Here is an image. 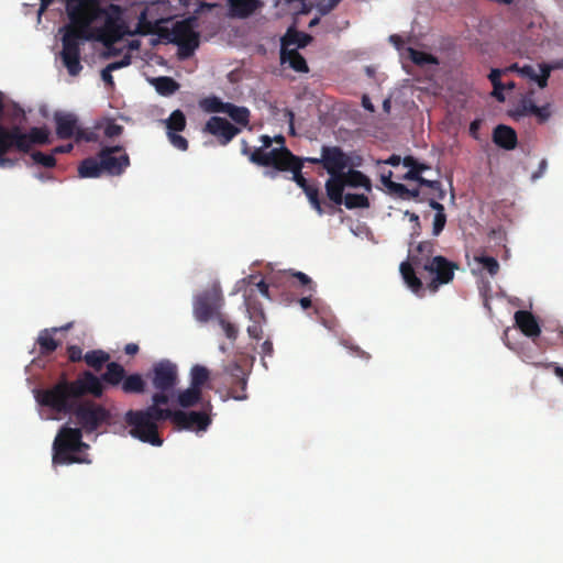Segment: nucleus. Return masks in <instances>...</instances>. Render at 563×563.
Instances as JSON below:
<instances>
[{"label": "nucleus", "instance_id": "f257e3e1", "mask_svg": "<svg viewBox=\"0 0 563 563\" xmlns=\"http://www.w3.org/2000/svg\"><path fill=\"white\" fill-rule=\"evenodd\" d=\"M103 391L100 378L90 371H84L74 380L62 377L48 388L36 389L35 399L57 413L69 415L81 397L90 395L100 398Z\"/></svg>", "mask_w": 563, "mask_h": 563}, {"label": "nucleus", "instance_id": "f03ea898", "mask_svg": "<svg viewBox=\"0 0 563 563\" xmlns=\"http://www.w3.org/2000/svg\"><path fill=\"white\" fill-rule=\"evenodd\" d=\"M69 23L59 29L65 55L74 59L77 55V41L80 38L101 37V32L88 33L90 24H98L107 14L108 5L101 7L98 0H64Z\"/></svg>", "mask_w": 563, "mask_h": 563}, {"label": "nucleus", "instance_id": "7ed1b4c3", "mask_svg": "<svg viewBox=\"0 0 563 563\" xmlns=\"http://www.w3.org/2000/svg\"><path fill=\"white\" fill-rule=\"evenodd\" d=\"M108 11L109 12L102 15L101 20H99L98 23H100V25H89L88 33L95 34V32H101V37L97 36L78 40L77 55L74 59H68L66 57L65 46H62L60 58L70 76H77L82 70V65L80 63L81 46L87 41H96L103 44V46L107 48V51L102 54L103 58H110L111 56H117L121 53V49L115 48L113 45L128 33V26L122 19L123 10L119 4L110 3L108 4Z\"/></svg>", "mask_w": 563, "mask_h": 563}, {"label": "nucleus", "instance_id": "20e7f679", "mask_svg": "<svg viewBox=\"0 0 563 563\" xmlns=\"http://www.w3.org/2000/svg\"><path fill=\"white\" fill-rule=\"evenodd\" d=\"M415 267L427 272L431 279L427 287L432 292H435L440 286L446 285L454 278V273L459 269V265L449 261L442 255L433 256L431 260L423 262L422 257L411 256L410 262H402L400 264V273L406 285L415 294L423 290L421 279L416 275Z\"/></svg>", "mask_w": 563, "mask_h": 563}, {"label": "nucleus", "instance_id": "39448f33", "mask_svg": "<svg viewBox=\"0 0 563 563\" xmlns=\"http://www.w3.org/2000/svg\"><path fill=\"white\" fill-rule=\"evenodd\" d=\"M163 398H156L155 402L145 409L133 410L130 409L124 415V421L130 427V434L145 443L154 446H161L163 440L158 434V422L168 420L167 408H164L159 402Z\"/></svg>", "mask_w": 563, "mask_h": 563}, {"label": "nucleus", "instance_id": "423d86ee", "mask_svg": "<svg viewBox=\"0 0 563 563\" xmlns=\"http://www.w3.org/2000/svg\"><path fill=\"white\" fill-rule=\"evenodd\" d=\"M146 378L154 389L151 401L155 402V399L161 397L164 401L159 402V405L167 406L173 399L175 389L179 384L177 364L167 358L155 362L147 371Z\"/></svg>", "mask_w": 563, "mask_h": 563}, {"label": "nucleus", "instance_id": "0eeeda50", "mask_svg": "<svg viewBox=\"0 0 563 563\" xmlns=\"http://www.w3.org/2000/svg\"><path fill=\"white\" fill-rule=\"evenodd\" d=\"M88 449L82 442V431L79 428L63 427L53 444V463L54 464H73L82 463L85 460L76 454Z\"/></svg>", "mask_w": 563, "mask_h": 563}, {"label": "nucleus", "instance_id": "6e6552de", "mask_svg": "<svg viewBox=\"0 0 563 563\" xmlns=\"http://www.w3.org/2000/svg\"><path fill=\"white\" fill-rule=\"evenodd\" d=\"M197 19L194 16L177 21L172 29L165 27L161 37L178 46L181 58L190 57L198 48L200 35L196 31Z\"/></svg>", "mask_w": 563, "mask_h": 563}, {"label": "nucleus", "instance_id": "1a4fd4ad", "mask_svg": "<svg viewBox=\"0 0 563 563\" xmlns=\"http://www.w3.org/2000/svg\"><path fill=\"white\" fill-rule=\"evenodd\" d=\"M101 384L120 387L125 395H144L147 391V378L141 373L126 374L125 368L117 363L107 364L106 372L99 377Z\"/></svg>", "mask_w": 563, "mask_h": 563}, {"label": "nucleus", "instance_id": "9d476101", "mask_svg": "<svg viewBox=\"0 0 563 563\" xmlns=\"http://www.w3.org/2000/svg\"><path fill=\"white\" fill-rule=\"evenodd\" d=\"M82 432L92 433L103 424H109L111 412L93 400L77 401L70 412Z\"/></svg>", "mask_w": 563, "mask_h": 563}, {"label": "nucleus", "instance_id": "9b49d317", "mask_svg": "<svg viewBox=\"0 0 563 563\" xmlns=\"http://www.w3.org/2000/svg\"><path fill=\"white\" fill-rule=\"evenodd\" d=\"M212 409L213 406L211 401H205L202 408L198 411L173 410L167 408L168 420L178 431L203 432L212 422Z\"/></svg>", "mask_w": 563, "mask_h": 563}, {"label": "nucleus", "instance_id": "f8f14e48", "mask_svg": "<svg viewBox=\"0 0 563 563\" xmlns=\"http://www.w3.org/2000/svg\"><path fill=\"white\" fill-rule=\"evenodd\" d=\"M224 305V298L219 284H213L199 292L192 305L194 316L197 321L206 323L221 316V309Z\"/></svg>", "mask_w": 563, "mask_h": 563}, {"label": "nucleus", "instance_id": "ddd939ff", "mask_svg": "<svg viewBox=\"0 0 563 563\" xmlns=\"http://www.w3.org/2000/svg\"><path fill=\"white\" fill-rule=\"evenodd\" d=\"M305 161L313 165H321L329 176L342 175L350 166V157L340 146L323 145L321 157H307Z\"/></svg>", "mask_w": 563, "mask_h": 563}, {"label": "nucleus", "instance_id": "4468645a", "mask_svg": "<svg viewBox=\"0 0 563 563\" xmlns=\"http://www.w3.org/2000/svg\"><path fill=\"white\" fill-rule=\"evenodd\" d=\"M103 172L110 176H121L130 166V156L122 145L104 146L98 153Z\"/></svg>", "mask_w": 563, "mask_h": 563}, {"label": "nucleus", "instance_id": "2eb2a0df", "mask_svg": "<svg viewBox=\"0 0 563 563\" xmlns=\"http://www.w3.org/2000/svg\"><path fill=\"white\" fill-rule=\"evenodd\" d=\"M14 139L15 150L21 153H29L33 145H45L51 143L49 131L46 126L31 128L27 133L18 125L7 128Z\"/></svg>", "mask_w": 563, "mask_h": 563}, {"label": "nucleus", "instance_id": "dca6fc26", "mask_svg": "<svg viewBox=\"0 0 563 563\" xmlns=\"http://www.w3.org/2000/svg\"><path fill=\"white\" fill-rule=\"evenodd\" d=\"M532 95L533 91H530L517 102L515 109L511 111V117L514 119H519L528 115H534L538 123H545L552 114L551 106L550 103H547L542 107H538L532 99Z\"/></svg>", "mask_w": 563, "mask_h": 563}, {"label": "nucleus", "instance_id": "f3484780", "mask_svg": "<svg viewBox=\"0 0 563 563\" xmlns=\"http://www.w3.org/2000/svg\"><path fill=\"white\" fill-rule=\"evenodd\" d=\"M202 131L211 134L220 145L225 146L241 132V129L225 118L213 115L206 122Z\"/></svg>", "mask_w": 563, "mask_h": 563}, {"label": "nucleus", "instance_id": "a211bd4d", "mask_svg": "<svg viewBox=\"0 0 563 563\" xmlns=\"http://www.w3.org/2000/svg\"><path fill=\"white\" fill-rule=\"evenodd\" d=\"M244 305L247 318L251 324L246 331L251 339L261 340L263 336V325L266 323V316L260 301L252 298L251 295H244Z\"/></svg>", "mask_w": 563, "mask_h": 563}, {"label": "nucleus", "instance_id": "6ab92c4d", "mask_svg": "<svg viewBox=\"0 0 563 563\" xmlns=\"http://www.w3.org/2000/svg\"><path fill=\"white\" fill-rule=\"evenodd\" d=\"M231 382L227 395L222 398L224 401L232 398L234 400H246L247 378L241 365L234 363L229 369Z\"/></svg>", "mask_w": 563, "mask_h": 563}, {"label": "nucleus", "instance_id": "aec40b11", "mask_svg": "<svg viewBox=\"0 0 563 563\" xmlns=\"http://www.w3.org/2000/svg\"><path fill=\"white\" fill-rule=\"evenodd\" d=\"M4 113V102L0 101V167L11 168L16 165L18 159L8 157L7 154L15 150L14 139L7 131V126L2 124Z\"/></svg>", "mask_w": 563, "mask_h": 563}, {"label": "nucleus", "instance_id": "412c9836", "mask_svg": "<svg viewBox=\"0 0 563 563\" xmlns=\"http://www.w3.org/2000/svg\"><path fill=\"white\" fill-rule=\"evenodd\" d=\"M287 151L288 148L286 146L272 148L269 151L261 146L252 151L250 154V161L258 166L273 167L277 169V166Z\"/></svg>", "mask_w": 563, "mask_h": 563}, {"label": "nucleus", "instance_id": "4be33fe9", "mask_svg": "<svg viewBox=\"0 0 563 563\" xmlns=\"http://www.w3.org/2000/svg\"><path fill=\"white\" fill-rule=\"evenodd\" d=\"M303 161L305 159L299 158L288 150L276 170L290 172L292 174L291 180L302 189L309 185L308 180L302 175Z\"/></svg>", "mask_w": 563, "mask_h": 563}, {"label": "nucleus", "instance_id": "5701e85b", "mask_svg": "<svg viewBox=\"0 0 563 563\" xmlns=\"http://www.w3.org/2000/svg\"><path fill=\"white\" fill-rule=\"evenodd\" d=\"M56 123V135L60 140H68L76 133L78 120L73 113L56 112L54 115Z\"/></svg>", "mask_w": 563, "mask_h": 563}, {"label": "nucleus", "instance_id": "b1692460", "mask_svg": "<svg viewBox=\"0 0 563 563\" xmlns=\"http://www.w3.org/2000/svg\"><path fill=\"white\" fill-rule=\"evenodd\" d=\"M515 321L521 332L533 340L540 335L541 329L536 317L527 310H518L515 313Z\"/></svg>", "mask_w": 563, "mask_h": 563}, {"label": "nucleus", "instance_id": "393cba45", "mask_svg": "<svg viewBox=\"0 0 563 563\" xmlns=\"http://www.w3.org/2000/svg\"><path fill=\"white\" fill-rule=\"evenodd\" d=\"M493 142L506 151L515 150L518 143L517 133L508 125L498 124L493 131Z\"/></svg>", "mask_w": 563, "mask_h": 563}, {"label": "nucleus", "instance_id": "a878e982", "mask_svg": "<svg viewBox=\"0 0 563 563\" xmlns=\"http://www.w3.org/2000/svg\"><path fill=\"white\" fill-rule=\"evenodd\" d=\"M232 18L245 19L252 15L260 7V0H227Z\"/></svg>", "mask_w": 563, "mask_h": 563}, {"label": "nucleus", "instance_id": "bb28decb", "mask_svg": "<svg viewBox=\"0 0 563 563\" xmlns=\"http://www.w3.org/2000/svg\"><path fill=\"white\" fill-rule=\"evenodd\" d=\"M205 401H210V399H206L202 395V390L192 386H189L177 394V404L184 409L192 408L195 406H199L201 409Z\"/></svg>", "mask_w": 563, "mask_h": 563}, {"label": "nucleus", "instance_id": "cd10ccee", "mask_svg": "<svg viewBox=\"0 0 563 563\" xmlns=\"http://www.w3.org/2000/svg\"><path fill=\"white\" fill-rule=\"evenodd\" d=\"M345 187L341 175L329 176L324 184L327 197L336 206L343 202Z\"/></svg>", "mask_w": 563, "mask_h": 563}, {"label": "nucleus", "instance_id": "c85d7f7f", "mask_svg": "<svg viewBox=\"0 0 563 563\" xmlns=\"http://www.w3.org/2000/svg\"><path fill=\"white\" fill-rule=\"evenodd\" d=\"M58 331L59 329L55 327L51 329H44L40 332L36 340L40 355L48 356L58 349L59 342L54 339V334Z\"/></svg>", "mask_w": 563, "mask_h": 563}, {"label": "nucleus", "instance_id": "c756f323", "mask_svg": "<svg viewBox=\"0 0 563 563\" xmlns=\"http://www.w3.org/2000/svg\"><path fill=\"white\" fill-rule=\"evenodd\" d=\"M540 74L537 73L533 66L525 65L519 69L521 77L536 81L540 88L548 86V80L551 74V67L548 64H539Z\"/></svg>", "mask_w": 563, "mask_h": 563}, {"label": "nucleus", "instance_id": "7c9ffc66", "mask_svg": "<svg viewBox=\"0 0 563 563\" xmlns=\"http://www.w3.org/2000/svg\"><path fill=\"white\" fill-rule=\"evenodd\" d=\"M164 26L159 25V21H151L147 18V9H144L137 20L136 29L133 32H130L128 30L126 34L130 35H148V34H156L161 37V33H163Z\"/></svg>", "mask_w": 563, "mask_h": 563}, {"label": "nucleus", "instance_id": "2f4dec72", "mask_svg": "<svg viewBox=\"0 0 563 563\" xmlns=\"http://www.w3.org/2000/svg\"><path fill=\"white\" fill-rule=\"evenodd\" d=\"M312 41V36L289 27L286 34L282 37L280 49H291L290 46L296 45L299 48L306 47Z\"/></svg>", "mask_w": 563, "mask_h": 563}, {"label": "nucleus", "instance_id": "473e14b6", "mask_svg": "<svg viewBox=\"0 0 563 563\" xmlns=\"http://www.w3.org/2000/svg\"><path fill=\"white\" fill-rule=\"evenodd\" d=\"M282 64H288L298 73H308L309 68L305 57L297 49H280Z\"/></svg>", "mask_w": 563, "mask_h": 563}, {"label": "nucleus", "instance_id": "72a5a7b5", "mask_svg": "<svg viewBox=\"0 0 563 563\" xmlns=\"http://www.w3.org/2000/svg\"><path fill=\"white\" fill-rule=\"evenodd\" d=\"M102 173L104 172L98 156L85 158L78 166V175L81 178H98Z\"/></svg>", "mask_w": 563, "mask_h": 563}, {"label": "nucleus", "instance_id": "f704fd0d", "mask_svg": "<svg viewBox=\"0 0 563 563\" xmlns=\"http://www.w3.org/2000/svg\"><path fill=\"white\" fill-rule=\"evenodd\" d=\"M342 178L346 187L358 188L363 187L367 191L372 190L371 179L360 170L350 168L347 172L342 173Z\"/></svg>", "mask_w": 563, "mask_h": 563}, {"label": "nucleus", "instance_id": "c9c22d12", "mask_svg": "<svg viewBox=\"0 0 563 563\" xmlns=\"http://www.w3.org/2000/svg\"><path fill=\"white\" fill-rule=\"evenodd\" d=\"M156 91L165 97L174 95L180 85L172 77L161 76L152 80Z\"/></svg>", "mask_w": 563, "mask_h": 563}, {"label": "nucleus", "instance_id": "e433bc0d", "mask_svg": "<svg viewBox=\"0 0 563 563\" xmlns=\"http://www.w3.org/2000/svg\"><path fill=\"white\" fill-rule=\"evenodd\" d=\"M429 206L435 210V214L432 223V234L434 236L440 235L446 224V214L444 206L433 199L429 201Z\"/></svg>", "mask_w": 563, "mask_h": 563}, {"label": "nucleus", "instance_id": "4c0bfd02", "mask_svg": "<svg viewBox=\"0 0 563 563\" xmlns=\"http://www.w3.org/2000/svg\"><path fill=\"white\" fill-rule=\"evenodd\" d=\"M224 113L228 114L236 124L247 126L250 123L251 112L246 107L228 103Z\"/></svg>", "mask_w": 563, "mask_h": 563}, {"label": "nucleus", "instance_id": "58836bf2", "mask_svg": "<svg viewBox=\"0 0 563 563\" xmlns=\"http://www.w3.org/2000/svg\"><path fill=\"white\" fill-rule=\"evenodd\" d=\"M109 360V353L103 350H91L84 356L85 363L95 371H100Z\"/></svg>", "mask_w": 563, "mask_h": 563}, {"label": "nucleus", "instance_id": "ea45409f", "mask_svg": "<svg viewBox=\"0 0 563 563\" xmlns=\"http://www.w3.org/2000/svg\"><path fill=\"white\" fill-rule=\"evenodd\" d=\"M210 379V371L203 366L196 364L190 368V385L195 388L201 389Z\"/></svg>", "mask_w": 563, "mask_h": 563}, {"label": "nucleus", "instance_id": "a19ab883", "mask_svg": "<svg viewBox=\"0 0 563 563\" xmlns=\"http://www.w3.org/2000/svg\"><path fill=\"white\" fill-rule=\"evenodd\" d=\"M302 191L307 196L311 207L317 211L319 216H322L324 213V210L322 208L319 188L313 184H309L302 188Z\"/></svg>", "mask_w": 563, "mask_h": 563}, {"label": "nucleus", "instance_id": "79ce46f5", "mask_svg": "<svg viewBox=\"0 0 563 563\" xmlns=\"http://www.w3.org/2000/svg\"><path fill=\"white\" fill-rule=\"evenodd\" d=\"M167 132H181L186 128V117L181 110H175L165 121Z\"/></svg>", "mask_w": 563, "mask_h": 563}, {"label": "nucleus", "instance_id": "37998d69", "mask_svg": "<svg viewBox=\"0 0 563 563\" xmlns=\"http://www.w3.org/2000/svg\"><path fill=\"white\" fill-rule=\"evenodd\" d=\"M342 203H344L347 209L369 207V200L364 194H346Z\"/></svg>", "mask_w": 563, "mask_h": 563}, {"label": "nucleus", "instance_id": "c03bdc74", "mask_svg": "<svg viewBox=\"0 0 563 563\" xmlns=\"http://www.w3.org/2000/svg\"><path fill=\"white\" fill-rule=\"evenodd\" d=\"M282 278L286 280H288L289 278H296L299 282V284L306 287L309 291H314L316 289V285L313 284L312 279L302 272H285L282 275Z\"/></svg>", "mask_w": 563, "mask_h": 563}, {"label": "nucleus", "instance_id": "a18cd8bd", "mask_svg": "<svg viewBox=\"0 0 563 563\" xmlns=\"http://www.w3.org/2000/svg\"><path fill=\"white\" fill-rule=\"evenodd\" d=\"M278 2L289 5L295 14H308L313 8V4L307 0H278Z\"/></svg>", "mask_w": 563, "mask_h": 563}, {"label": "nucleus", "instance_id": "49530a36", "mask_svg": "<svg viewBox=\"0 0 563 563\" xmlns=\"http://www.w3.org/2000/svg\"><path fill=\"white\" fill-rule=\"evenodd\" d=\"M229 102H223L218 97H209L202 101V107L208 112L224 113Z\"/></svg>", "mask_w": 563, "mask_h": 563}, {"label": "nucleus", "instance_id": "de8ad7c7", "mask_svg": "<svg viewBox=\"0 0 563 563\" xmlns=\"http://www.w3.org/2000/svg\"><path fill=\"white\" fill-rule=\"evenodd\" d=\"M217 321L219 325L222 328L225 336L231 341H235L239 335L238 327L231 323L229 320H227L223 313L221 316H218Z\"/></svg>", "mask_w": 563, "mask_h": 563}, {"label": "nucleus", "instance_id": "09e8293b", "mask_svg": "<svg viewBox=\"0 0 563 563\" xmlns=\"http://www.w3.org/2000/svg\"><path fill=\"white\" fill-rule=\"evenodd\" d=\"M31 158L35 164L42 165L46 168H52L56 165V159L54 154H45L43 152L36 151L31 154Z\"/></svg>", "mask_w": 563, "mask_h": 563}, {"label": "nucleus", "instance_id": "8fccbe9b", "mask_svg": "<svg viewBox=\"0 0 563 563\" xmlns=\"http://www.w3.org/2000/svg\"><path fill=\"white\" fill-rule=\"evenodd\" d=\"M409 54H410L411 60L416 65H419V66L437 63L435 57H433L431 54H428V53H424L421 51L410 48Z\"/></svg>", "mask_w": 563, "mask_h": 563}, {"label": "nucleus", "instance_id": "3c124183", "mask_svg": "<svg viewBox=\"0 0 563 563\" xmlns=\"http://www.w3.org/2000/svg\"><path fill=\"white\" fill-rule=\"evenodd\" d=\"M475 260L482 264V267L486 269L492 276H495L499 271V263L493 256H477Z\"/></svg>", "mask_w": 563, "mask_h": 563}, {"label": "nucleus", "instance_id": "603ef678", "mask_svg": "<svg viewBox=\"0 0 563 563\" xmlns=\"http://www.w3.org/2000/svg\"><path fill=\"white\" fill-rule=\"evenodd\" d=\"M417 252L419 257L423 258V262L431 260L432 254L434 253V242L432 241H422L417 245Z\"/></svg>", "mask_w": 563, "mask_h": 563}, {"label": "nucleus", "instance_id": "864d4df0", "mask_svg": "<svg viewBox=\"0 0 563 563\" xmlns=\"http://www.w3.org/2000/svg\"><path fill=\"white\" fill-rule=\"evenodd\" d=\"M387 190L390 195L406 200L408 188L405 185L396 181H389L387 185Z\"/></svg>", "mask_w": 563, "mask_h": 563}, {"label": "nucleus", "instance_id": "5fc2aeb1", "mask_svg": "<svg viewBox=\"0 0 563 563\" xmlns=\"http://www.w3.org/2000/svg\"><path fill=\"white\" fill-rule=\"evenodd\" d=\"M168 140L172 143V145L180 151H187L188 150V141L177 134L176 132H167Z\"/></svg>", "mask_w": 563, "mask_h": 563}, {"label": "nucleus", "instance_id": "6e6d98bb", "mask_svg": "<svg viewBox=\"0 0 563 563\" xmlns=\"http://www.w3.org/2000/svg\"><path fill=\"white\" fill-rule=\"evenodd\" d=\"M66 353L69 362L71 363L84 361L85 354L82 353V349L79 345H68L66 347Z\"/></svg>", "mask_w": 563, "mask_h": 563}, {"label": "nucleus", "instance_id": "4d7b16f0", "mask_svg": "<svg viewBox=\"0 0 563 563\" xmlns=\"http://www.w3.org/2000/svg\"><path fill=\"white\" fill-rule=\"evenodd\" d=\"M342 0H321L317 9L321 15L330 13Z\"/></svg>", "mask_w": 563, "mask_h": 563}, {"label": "nucleus", "instance_id": "13d9d810", "mask_svg": "<svg viewBox=\"0 0 563 563\" xmlns=\"http://www.w3.org/2000/svg\"><path fill=\"white\" fill-rule=\"evenodd\" d=\"M419 185L420 186H424V187H428L432 190H438L439 191V199H443L444 198V190L442 189V185L439 180H429V179H426L423 177H421V179H419Z\"/></svg>", "mask_w": 563, "mask_h": 563}, {"label": "nucleus", "instance_id": "bf43d9fd", "mask_svg": "<svg viewBox=\"0 0 563 563\" xmlns=\"http://www.w3.org/2000/svg\"><path fill=\"white\" fill-rule=\"evenodd\" d=\"M104 135L107 137H115V136H119L122 134L123 132V126L115 123L114 121H110L107 123V125L104 126Z\"/></svg>", "mask_w": 563, "mask_h": 563}, {"label": "nucleus", "instance_id": "052dcab7", "mask_svg": "<svg viewBox=\"0 0 563 563\" xmlns=\"http://www.w3.org/2000/svg\"><path fill=\"white\" fill-rule=\"evenodd\" d=\"M503 74H505V70L504 69H499V68H493L488 75V78L493 85V88H496L498 89L499 86L504 85L500 80Z\"/></svg>", "mask_w": 563, "mask_h": 563}, {"label": "nucleus", "instance_id": "680f3d73", "mask_svg": "<svg viewBox=\"0 0 563 563\" xmlns=\"http://www.w3.org/2000/svg\"><path fill=\"white\" fill-rule=\"evenodd\" d=\"M73 137H75L77 142H79V141L91 142L95 140L92 132L81 129L78 125L76 126V133Z\"/></svg>", "mask_w": 563, "mask_h": 563}, {"label": "nucleus", "instance_id": "e2e57ef3", "mask_svg": "<svg viewBox=\"0 0 563 563\" xmlns=\"http://www.w3.org/2000/svg\"><path fill=\"white\" fill-rule=\"evenodd\" d=\"M536 367H543V368H550L552 367L553 368V372L554 374L561 379V382L563 383V367L555 364V363H536L534 364Z\"/></svg>", "mask_w": 563, "mask_h": 563}, {"label": "nucleus", "instance_id": "0e129e2a", "mask_svg": "<svg viewBox=\"0 0 563 563\" xmlns=\"http://www.w3.org/2000/svg\"><path fill=\"white\" fill-rule=\"evenodd\" d=\"M130 64H131V56L124 55V57L121 60L110 63L108 66H109V69H112V71H113V70L126 67Z\"/></svg>", "mask_w": 563, "mask_h": 563}, {"label": "nucleus", "instance_id": "69168bd1", "mask_svg": "<svg viewBox=\"0 0 563 563\" xmlns=\"http://www.w3.org/2000/svg\"><path fill=\"white\" fill-rule=\"evenodd\" d=\"M111 73L112 69H109V66H107L101 70V78L108 86L112 87L114 85V81Z\"/></svg>", "mask_w": 563, "mask_h": 563}, {"label": "nucleus", "instance_id": "338daca9", "mask_svg": "<svg viewBox=\"0 0 563 563\" xmlns=\"http://www.w3.org/2000/svg\"><path fill=\"white\" fill-rule=\"evenodd\" d=\"M481 125H482V120H479V119H475V120H474V121H472V122H471V124H470V129H468L470 134H471V136H473L475 140H477V139H478V130H479Z\"/></svg>", "mask_w": 563, "mask_h": 563}, {"label": "nucleus", "instance_id": "774afa93", "mask_svg": "<svg viewBox=\"0 0 563 563\" xmlns=\"http://www.w3.org/2000/svg\"><path fill=\"white\" fill-rule=\"evenodd\" d=\"M421 175L418 173L417 169H409L404 176V180H415L419 183V179H421Z\"/></svg>", "mask_w": 563, "mask_h": 563}]
</instances>
